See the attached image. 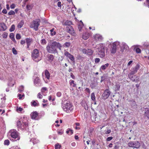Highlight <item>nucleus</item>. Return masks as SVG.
Listing matches in <instances>:
<instances>
[{"instance_id":"c03bdc74","label":"nucleus","mask_w":149,"mask_h":149,"mask_svg":"<svg viewBox=\"0 0 149 149\" xmlns=\"http://www.w3.org/2000/svg\"><path fill=\"white\" fill-rule=\"evenodd\" d=\"M9 141L8 140H5L4 141V144L5 145L8 146L9 144Z\"/></svg>"},{"instance_id":"7ed1b4c3","label":"nucleus","mask_w":149,"mask_h":149,"mask_svg":"<svg viewBox=\"0 0 149 149\" xmlns=\"http://www.w3.org/2000/svg\"><path fill=\"white\" fill-rule=\"evenodd\" d=\"M106 45L105 44L100 43L96 46L97 49V54L101 58H104L105 56V49Z\"/></svg>"},{"instance_id":"393cba45","label":"nucleus","mask_w":149,"mask_h":149,"mask_svg":"<svg viewBox=\"0 0 149 149\" xmlns=\"http://www.w3.org/2000/svg\"><path fill=\"white\" fill-rule=\"evenodd\" d=\"M144 115L147 118H149V108L146 109Z\"/></svg>"},{"instance_id":"f3484780","label":"nucleus","mask_w":149,"mask_h":149,"mask_svg":"<svg viewBox=\"0 0 149 149\" xmlns=\"http://www.w3.org/2000/svg\"><path fill=\"white\" fill-rule=\"evenodd\" d=\"M94 40L96 41H101L102 40L103 38L102 36L99 34H96L93 36Z\"/></svg>"},{"instance_id":"f704fd0d","label":"nucleus","mask_w":149,"mask_h":149,"mask_svg":"<svg viewBox=\"0 0 149 149\" xmlns=\"http://www.w3.org/2000/svg\"><path fill=\"white\" fill-rule=\"evenodd\" d=\"M66 132L69 135H70L73 134V131L72 130L69 129L66 131Z\"/></svg>"},{"instance_id":"09e8293b","label":"nucleus","mask_w":149,"mask_h":149,"mask_svg":"<svg viewBox=\"0 0 149 149\" xmlns=\"http://www.w3.org/2000/svg\"><path fill=\"white\" fill-rule=\"evenodd\" d=\"M12 52L15 55H16L17 54V52L15 48H13Z\"/></svg>"},{"instance_id":"bf43d9fd","label":"nucleus","mask_w":149,"mask_h":149,"mask_svg":"<svg viewBox=\"0 0 149 149\" xmlns=\"http://www.w3.org/2000/svg\"><path fill=\"white\" fill-rule=\"evenodd\" d=\"M22 109L21 107H17V110L18 112H21L22 111Z\"/></svg>"},{"instance_id":"a878e982","label":"nucleus","mask_w":149,"mask_h":149,"mask_svg":"<svg viewBox=\"0 0 149 149\" xmlns=\"http://www.w3.org/2000/svg\"><path fill=\"white\" fill-rule=\"evenodd\" d=\"M45 74L47 79H49L50 77V74L49 71L47 70L45 71Z\"/></svg>"},{"instance_id":"5701e85b","label":"nucleus","mask_w":149,"mask_h":149,"mask_svg":"<svg viewBox=\"0 0 149 149\" xmlns=\"http://www.w3.org/2000/svg\"><path fill=\"white\" fill-rule=\"evenodd\" d=\"M120 85L119 83H117L115 86V90L116 91H119Z\"/></svg>"},{"instance_id":"1a4fd4ad","label":"nucleus","mask_w":149,"mask_h":149,"mask_svg":"<svg viewBox=\"0 0 149 149\" xmlns=\"http://www.w3.org/2000/svg\"><path fill=\"white\" fill-rule=\"evenodd\" d=\"M28 120V118L27 117L24 116L22 118L21 120L22 121V127H24L25 130L27 131L29 130Z\"/></svg>"},{"instance_id":"37998d69","label":"nucleus","mask_w":149,"mask_h":149,"mask_svg":"<svg viewBox=\"0 0 149 149\" xmlns=\"http://www.w3.org/2000/svg\"><path fill=\"white\" fill-rule=\"evenodd\" d=\"M15 14V12L12 10H11L8 13V15H14Z\"/></svg>"},{"instance_id":"b1692460","label":"nucleus","mask_w":149,"mask_h":149,"mask_svg":"<svg viewBox=\"0 0 149 149\" xmlns=\"http://www.w3.org/2000/svg\"><path fill=\"white\" fill-rule=\"evenodd\" d=\"M109 64L108 63H107L104 65H102L100 68V70H104L107 68L109 66Z\"/></svg>"},{"instance_id":"6e6552de","label":"nucleus","mask_w":149,"mask_h":149,"mask_svg":"<svg viewBox=\"0 0 149 149\" xmlns=\"http://www.w3.org/2000/svg\"><path fill=\"white\" fill-rule=\"evenodd\" d=\"M128 146L129 147L133 148H138L140 147V144L137 141H131L128 143Z\"/></svg>"},{"instance_id":"7c9ffc66","label":"nucleus","mask_w":149,"mask_h":149,"mask_svg":"<svg viewBox=\"0 0 149 149\" xmlns=\"http://www.w3.org/2000/svg\"><path fill=\"white\" fill-rule=\"evenodd\" d=\"M39 105V103L37 101H33V102L32 103L31 105L34 107L38 106Z\"/></svg>"},{"instance_id":"6e6d98bb","label":"nucleus","mask_w":149,"mask_h":149,"mask_svg":"<svg viewBox=\"0 0 149 149\" xmlns=\"http://www.w3.org/2000/svg\"><path fill=\"white\" fill-rule=\"evenodd\" d=\"M113 138V137L112 136L109 137L107 139V141H109L111 140Z\"/></svg>"},{"instance_id":"864d4df0","label":"nucleus","mask_w":149,"mask_h":149,"mask_svg":"<svg viewBox=\"0 0 149 149\" xmlns=\"http://www.w3.org/2000/svg\"><path fill=\"white\" fill-rule=\"evenodd\" d=\"M100 59L99 58H96L95 60V62L96 63H98L100 62Z\"/></svg>"},{"instance_id":"13d9d810","label":"nucleus","mask_w":149,"mask_h":149,"mask_svg":"<svg viewBox=\"0 0 149 149\" xmlns=\"http://www.w3.org/2000/svg\"><path fill=\"white\" fill-rule=\"evenodd\" d=\"M15 4L12 3L11 4L10 7L11 9H13L15 8Z\"/></svg>"},{"instance_id":"2f4dec72","label":"nucleus","mask_w":149,"mask_h":149,"mask_svg":"<svg viewBox=\"0 0 149 149\" xmlns=\"http://www.w3.org/2000/svg\"><path fill=\"white\" fill-rule=\"evenodd\" d=\"M81 23L79 24L78 25V28L79 31H81L84 26V24L83 22H82L81 21Z\"/></svg>"},{"instance_id":"cd10ccee","label":"nucleus","mask_w":149,"mask_h":149,"mask_svg":"<svg viewBox=\"0 0 149 149\" xmlns=\"http://www.w3.org/2000/svg\"><path fill=\"white\" fill-rule=\"evenodd\" d=\"M10 38L14 42H16V41L14 35L13 33H11L10 34Z\"/></svg>"},{"instance_id":"338daca9","label":"nucleus","mask_w":149,"mask_h":149,"mask_svg":"<svg viewBox=\"0 0 149 149\" xmlns=\"http://www.w3.org/2000/svg\"><path fill=\"white\" fill-rule=\"evenodd\" d=\"M146 2L147 4L146 5V6L149 8V0H146Z\"/></svg>"},{"instance_id":"c9c22d12","label":"nucleus","mask_w":149,"mask_h":149,"mask_svg":"<svg viewBox=\"0 0 149 149\" xmlns=\"http://www.w3.org/2000/svg\"><path fill=\"white\" fill-rule=\"evenodd\" d=\"M24 90V86L22 85L20 86L18 88V90L19 92H22Z\"/></svg>"},{"instance_id":"4be33fe9","label":"nucleus","mask_w":149,"mask_h":149,"mask_svg":"<svg viewBox=\"0 0 149 149\" xmlns=\"http://www.w3.org/2000/svg\"><path fill=\"white\" fill-rule=\"evenodd\" d=\"M0 26L1 28L3 29V31H5L7 29V27L4 23H0Z\"/></svg>"},{"instance_id":"603ef678","label":"nucleus","mask_w":149,"mask_h":149,"mask_svg":"<svg viewBox=\"0 0 149 149\" xmlns=\"http://www.w3.org/2000/svg\"><path fill=\"white\" fill-rule=\"evenodd\" d=\"M87 50L86 49H81V51H82V53L84 54H86V53L87 52Z\"/></svg>"},{"instance_id":"9b49d317","label":"nucleus","mask_w":149,"mask_h":149,"mask_svg":"<svg viewBox=\"0 0 149 149\" xmlns=\"http://www.w3.org/2000/svg\"><path fill=\"white\" fill-rule=\"evenodd\" d=\"M120 43L118 41H116L113 43L111 49V53L114 54L116 51V47L119 45Z\"/></svg>"},{"instance_id":"69168bd1","label":"nucleus","mask_w":149,"mask_h":149,"mask_svg":"<svg viewBox=\"0 0 149 149\" xmlns=\"http://www.w3.org/2000/svg\"><path fill=\"white\" fill-rule=\"evenodd\" d=\"M61 94L60 92H58L57 93L56 95L58 97H60L61 96Z\"/></svg>"},{"instance_id":"3c124183","label":"nucleus","mask_w":149,"mask_h":149,"mask_svg":"<svg viewBox=\"0 0 149 149\" xmlns=\"http://www.w3.org/2000/svg\"><path fill=\"white\" fill-rule=\"evenodd\" d=\"M26 8L28 10H30L32 9L31 6L29 5H27L26 6Z\"/></svg>"},{"instance_id":"0e129e2a","label":"nucleus","mask_w":149,"mask_h":149,"mask_svg":"<svg viewBox=\"0 0 149 149\" xmlns=\"http://www.w3.org/2000/svg\"><path fill=\"white\" fill-rule=\"evenodd\" d=\"M56 33L55 31H54L53 32H52L51 33H50L51 35V36H53L56 34Z\"/></svg>"},{"instance_id":"4c0bfd02","label":"nucleus","mask_w":149,"mask_h":149,"mask_svg":"<svg viewBox=\"0 0 149 149\" xmlns=\"http://www.w3.org/2000/svg\"><path fill=\"white\" fill-rule=\"evenodd\" d=\"M48 58L49 59L50 61H53V60L54 58V57L52 55L50 54L48 56Z\"/></svg>"},{"instance_id":"5fc2aeb1","label":"nucleus","mask_w":149,"mask_h":149,"mask_svg":"<svg viewBox=\"0 0 149 149\" xmlns=\"http://www.w3.org/2000/svg\"><path fill=\"white\" fill-rule=\"evenodd\" d=\"M37 97L40 99H41L42 97V96L40 93H39L37 95Z\"/></svg>"},{"instance_id":"c756f323","label":"nucleus","mask_w":149,"mask_h":149,"mask_svg":"<svg viewBox=\"0 0 149 149\" xmlns=\"http://www.w3.org/2000/svg\"><path fill=\"white\" fill-rule=\"evenodd\" d=\"M24 24V21L23 20H21V21L19 22V23L18 26L17 27L18 28H20L22 27V26H23V24Z\"/></svg>"},{"instance_id":"6ab92c4d","label":"nucleus","mask_w":149,"mask_h":149,"mask_svg":"<svg viewBox=\"0 0 149 149\" xmlns=\"http://www.w3.org/2000/svg\"><path fill=\"white\" fill-rule=\"evenodd\" d=\"M21 121L19 120L17 121V126L19 129L22 130L25 129V127H22V124Z\"/></svg>"},{"instance_id":"49530a36","label":"nucleus","mask_w":149,"mask_h":149,"mask_svg":"<svg viewBox=\"0 0 149 149\" xmlns=\"http://www.w3.org/2000/svg\"><path fill=\"white\" fill-rule=\"evenodd\" d=\"M47 90V88L46 87H43L41 90V92L42 93H44Z\"/></svg>"},{"instance_id":"bb28decb","label":"nucleus","mask_w":149,"mask_h":149,"mask_svg":"<svg viewBox=\"0 0 149 149\" xmlns=\"http://www.w3.org/2000/svg\"><path fill=\"white\" fill-rule=\"evenodd\" d=\"M130 105L132 108H134L137 106L136 102L135 100H132L131 101V103H130Z\"/></svg>"},{"instance_id":"423d86ee","label":"nucleus","mask_w":149,"mask_h":149,"mask_svg":"<svg viewBox=\"0 0 149 149\" xmlns=\"http://www.w3.org/2000/svg\"><path fill=\"white\" fill-rule=\"evenodd\" d=\"M40 20L39 19H36L33 20L30 25L31 28H33L36 31L38 29V27L40 25Z\"/></svg>"},{"instance_id":"e2e57ef3","label":"nucleus","mask_w":149,"mask_h":149,"mask_svg":"<svg viewBox=\"0 0 149 149\" xmlns=\"http://www.w3.org/2000/svg\"><path fill=\"white\" fill-rule=\"evenodd\" d=\"M2 13L3 14H6L7 13V11L6 9L4 8L3 10Z\"/></svg>"},{"instance_id":"f8f14e48","label":"nucleus","mask_w":149,"mask_h":149,"mask_svg":"<svg viewBox=\"0 0 149 149\" xmlns=\"http://www.w3.org/2000/svg\"><path fill=\"white\" fill-rule=\"evenodd\" d=\"M111 93V92L109 89H106L105 90L102 95V99L104 100L107 99L110 95Z\"/></svg>"},{"instance_id":"9d476101","label":"nucleus","mask_w":149,"mask_h":149,"mask_svg":"<svg viewBox=\"0 0 149 149\" xmlns=\"http://www.w3.org/2000/svg\"><path fill=\"white\" fill-rule=\"evenodd\" d=\"M40 54L38 50L37 49H34L31 54V56L33 60L37 61L36 59L39 56Z\"/></svg>"},{"instance_id":"39448f33","label":"nucleus","mask_w":149,"mask_h":149,"mask_svg":"<svg viewBox=\"0 0 149 149\" xmlns=\"http://www.w3.org/2000/svg\"><path fill=\"white\" fill-rule=\"evenodd\" d=\"M63 25L64 26H67V30L68 32L72 34L74 33V30L71 25L72 24V22L68 20H64L62 22Z\"/></svg>"},{"instance_id":"aec40b11","label":"nucleus","mask_w":149,"mask_h":149,"mask_svg":"<svg viewBox=\"0 0 149 149\" xmlns=\"http://www.w3.org/2000/svg\"><path fill=\"white\" fill-rule=\"evenodd\" d=\"M97 85L98 84L97 81H94L91 83L90 86L91 88L96 89L98 88L97 87Z\"/></svg>"},{"instance_id":"0eeeda50","label":"nucleus","mask_w":149,"mask_h":149,"mask_svg":"<svg viewBox=\"0 0 149 149\" xmlns=\"http://www.w3.org/2000/svg\"><path fill=\"white\" fill-rule=\"evenodd\" d=\"M11 137L15 139H17L15 141L19 140L20 139L18 134L16 130H11L9 132Z\"/></svg>"},{"instance_id":"473e14b6","label":"nucleus","mask_w":149,"mask_h":149,"mask_svg":"<svg viewBox=\"0 0 149 149\" xmlns=\"http://www.w3.org/2000/svg\"><path fill=\"white\" fill-rule=\"evenodd\" d=\"M91 99L93 101H95V94L94 93H91Z\"/></svg>"},{"instance_id":"a18cd8bd","label":"nucleus","mask_w":149,"mask_h":149,"mask_svg":"<svg viewBox=\"0 0 149 149\" xmlns=\"http://www.w3.org/2000/svg\"><path fill=\"white\" fill-rule=\"evenodd\" d=\"M36 141L37 140L36 139H35L33 138H32L30 141H32V142L33 144H35L37 142Z\"/></svg>"},{"instance_id":"412c9836","label":"nucleus","mask_w":149,"mask_h":149,"mask_svg":"<svg viewBox=\"0 0 149 149\" xmlns=\"http://www.w3.org/2000/svg\"><path fill=\"white\" fill-rule=\"evenodd\" d=\"M89 36V35L88 33H83L82 35V38L85 40L88 39Z\"/></svg>"},{"instance_id":"20e7f679","label":"nucleus","mask_w":149,"mask_h":149,"mask_svg":"<svg viewBox=\"0 0 149 149\" xmlns=\"http://www.w3.org/2000/svg\"><path fill=\"white\" fill-rule=\"evenodd\" d=\"M62 107L63 110L68 113H70L74 109V106L70 102H68L62 104Z\"/></svg>"},{"instance_id":"680f3d73","label":"nucleus","mask_w":149,"mask_h":149,"mask_svg":"<svg viewBox=\"0 0 149 149\" xmlns=\"http://www.w3.org/2000/svg\"><path fill=\"white\" fill-rule=\"evenodd\" d=\"M111 132V130L110 129L107 130L106 131L105 133L106 134H109Z\"/></svg>"},{"instance_id":"79ce46f5","label":"nucleus","mask_w":149,"mask_h":149,"mask_svg":"<svg viewBox=\"0 0 149 149\" xmlns=\"http://www.w3.org/2000/svg\"><path fill=\"white\" fill-rule=\"evenodd\" d=\"M2 37L3 38H7L8 36V34L6 32H4L2 35Z\"/></svg>"},{"instance_id":"a19ab883","label":"nucleus","mask_w":149,"mask_h":149,"mask_svg":"<svg viewBox=\"0 0 149 149\" xmlns=\"http://www.w3.org/2000/svg\"><path fill=\"white\" fill-rule=\"evenodd\" d=\"M55 149H58V148H61V146L58 143H57L55 145Z\"/></svg>"},{"instance_id":"4d7b16f0","label":"nucleus","mask_w":149,"mask_h":149,"mask_svg":"<svg viewBox=\"0 0 149 149\" xmlns=\"http://www.w3.org/2000/svg\"><path fill=\"white\" fill-rule=\"evenodd\" d=\"M136 52L137 53H141V51L139 48H136Z\"/></svg>"},{"instance_id":"774afa93","label":"nucleus","mask_w":149,"mask_h":149,"mask_svg":"<svg viewBox=\"0 0 149 149\" xmlns=\"http://www.w3.org/2000/svg\"><path fill=\"white\" fill-rule=\"evenodd\" d=\"M61 3L60 1H58V2L57 6L58 7H61Z\"/></svg>"},{"instance_id":"58836bf2","label":"nucleus","mask_w":149,"mask_h":149,"mask_svg":"<svg viewBox=\"0 0 149 149\" xmlns=\"http://www.w3.org/2000/svg\"><path fill=\"white\" fill-rule=\"evenodd\" d=\"M63 45L64 47H69L70 45V43L69 42H66Z\"/></svg>"},{"instance_id":"a211bd4d","label":"nucleus","mask_w":149,"mask_h":149,"mask_svg":"<svg viewBox=\"0 0 149 149\" xmlns=\"http://www.w3.org/2000/svg\"><path fill=\"white\" fill-rule=\"evenodd\" d=\"M38 113L36 111L32 113L31 114V118L35 120H38Z\"/></svg>"},{"instance_id":"de8ad7c7","label":"nucleus","mask_w":149,"mask_h":149,"mask_svg":"<svg viewBox=\"0 0 149 149\" xmlns=\"http://www.w3.org/2000/svg\"><path fill=\"white\" fill-rule=\"evenodd\" d=\"M24 95L23 94L22 95L21 94H18V97H19V99H21L23 97H24Z\"/></svg>"},{"instance_id":"72a5a7b5","label":"nucleus","mask_w":149,"mask_h":149,"mask_svg":"<svg viewBox=\"0 0 149 149\" xmlns=\"http://www.w3.org/2000/svg\"><path fill=\"white\" fill-rule=\"evenodd\" d=\"M15 26L14 24L12 25L9 29L10 32H13L14 31L15 29Z\"/></svg>"},{"instance_id":"4468645a","label":"nucleus","mask_w":149,"mask_h":149,"mask_svg":"<svg viewBox=\"0 0 149 149\" xmlns=\"http://www.w3.org/2000/svg\"><path fill=\"white\" fill-rule=\"evenodd\" d=\"M26 43V48L28 50H30L29 47L33 42V40L32 38H25Z\"/></svg>"},{"instance_id":"8fccbe9b","label":"nucleus","mask_w":149,"mask_h":149,"mask_svg":"<svg viewBox=\"0 0 149 149\" xmlns=\"http://www.w3.org/2000/svg\"><path fill=\"white\" fill-rule=\"evenodd\" d=\"M16 38L17 40H19L21 38L20 35L19 34H17L16 36Z\"/></svg>"},{"instance_id":"ddd939ff","label":"nucleus","mask_w":149,"mask_h":149,"mask_svg":"<svg viewBox=\"0 0 149 149\" xmlns=\"http://www.w3.org/2000/svg\"><path fill=\"white\" fill-rule=\"evenodd\" d=\"M64 55L67 57H68L70 59L72 62V64L74 65L75 63L74 58V56L69 53L68 52L66 51L64 53Z\"/></svg>"},{"instance_id":"052dcab7","label":"nucleus","mask_w":149,"mask_h":149,"mask_svg":"<svg viewBox=\"0 0 149 149\" xmlns=\"http://www.w3.org/2000/svg\"><path fill=\"white\" fill-rule=\"evenodd\" d=\"M26 43V41L25 40H21L20 41V44L22 45Z\"/></svg>"},{"instance_id":"2eb2a0df","label":"nucleus","mask_w":149,"mask_h":149,"mask_svg":"<svg viewBox=\"0 0 149 149\" xmlns=\"http://www.w3.org/2000/svg\"><path fill=\"white\" fill-rule=\"evenodd\" d=\"M119 45L120 47V51L122 52H123L128 48V45L124 42H122L121 44L120 43Z\"/></svg>"},{"instance_id":"e433bc0d","label":"nucleus","mask_w":149,"mask_h":149,"mask_svg":"<svg viewBox=\"0 0 149 149\" xmlns=\"http://www.w3.org/2000/svg\"><path fill=\"white\" fill-rule=\"evenodd\" d=\"M41 43L42 45H45L47 43L46 40L45 39H43L41 40Z\"/></svg>"},{"instance_id":"ea45409f","label":"nucleus","mask_w":149,"mask_h":149,"mask_svg":"<svg viewBox=\"0 0 149 149\" xmlns=\"http://www.w3.org/2000/svg\"><path fill=\"white\" fill-rule=\"evenodd\" d=\"M70 85H72V84H73V86L75 87L76 86V84L74 83V81L70 80Z\"/></svg>"},{"instance_id":"f03ea898","label":"nucleus","mask_w":149,"mask_h":149,"mask_svg":"<svg viewBox=\"0 0 149 149\" xmlns=\"http://www.w3.org/2000/svg\"><path fill=\"white\" fill-rule=\"evenodd\" d=\"M140 68V65L137 64L134 67L132 68L131 72L128 74V77L133 81L137 82L139 81V76L136 75L133 76V75L136 73Z\"/></svg>"},{"instance_id":"c85d7f7f","label":"nucleus","mask_w":149,"mask_h":149,"mask_svg":"<svg viewBox=\"0 0 149 149\" xmlns=\"http://www.w3.org/2000/svg\"><path fill=\"white\" fill-rule=\"evenodd\" d=\"M86 54L89 55H91L93 53V51L91 49H88L87 50Z\"/></svg>"},{"instance_id":"f257e3e1","label":"nucleus","mask_w":149,"mask_h":149,"mask_svg":"<svg viewBox=\"0 0 149 149\" xmlns=\"http://www.w3.org/2000/svg\"><path fill=\"white\" fill-rule=\"evenodd\" d=\"M62 46L59 42L55 41L49 43L46 47L48 52L51 54L58 53L57 48L61 50Z\"/></svg>"},{"instance_id":"dca6fc26","label":"nucleus","mask_w":149,"mask_h":149,"mask_svg":"<svg viewBox=\"0 0 149 149\" xmlns=\"http://www.w3.org/2000/svg\"><path fill=\"white\" fill-rule=\"evenodd\" d=\"M33 82L34 85L36 86H40V81L38 76H34L33 77Z\"/></svg>"}]
</instances>
